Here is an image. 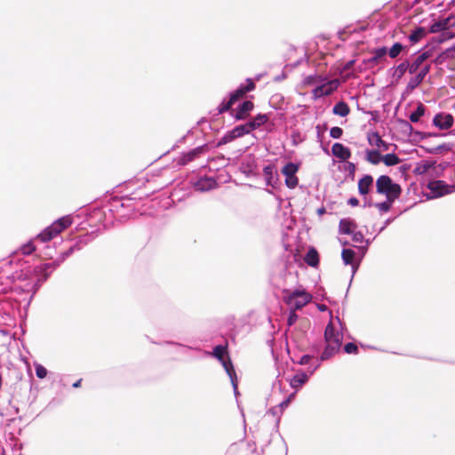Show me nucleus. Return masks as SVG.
Instances as JSON below:
<instances>
[{
    "instance_id": "f257e3e1",
    "label": "nucleus",
    "mask_w": 455,
    "mask_h": 455,
    "mask_svg": "<svg viewBox=\"0 0 455 455\" xmlns=\"http://www.w3.org/2000/svg\"><path fill=\"white\" fill-rule=\"evenodd\" d=\"M376 190L378 194L384 195L387 200L395 201L402 194V188L399 184L394 183L387 175H380L376 180Z\"/></svg>"
},
{
    "instance_id": "f03ea898",
    "label": "nucleus",
    "mask_w": 455,
    "mask_h": 455,
    "mask_svg": "<svg viewBox=\"0 0 455 455\" xmlns=\"http://www.w3.org/2000/svg\"><path fill=\"white\" fill-rule=\"evenodd\" d=\"M72 222L73 221L71 216L68 215L61 217L54 221L51 226L43 230L40 234H38L36 238L42 243L49 242L60 235L63 230L69 228Z\"/></svg>"
},
{
    "instance_id": "7ed1b4c3",
    "label": "nucleus",
    "mask_w": 455,
    "mask_h": 455,
    "mask_svg": "<svg viewBox=\"0 0 455 455\" xmlns=\"http://www.w3.org/2000/svg\"><path fill=\"white\" fill-rule=\"evenodd\" d=\"M287 296L283 297V301L291 306V309L299 310L312 300V295L305 289H296L293 291H283Z\"/></svg>"
},
{
    "instance_id": "20e7f679",
    "label": "nucleus",
    "mask_w": 455,
    "mask_h": 455,
    "mask_svg": "<svg viewBox=\"0 0 455 455\" xmlns=\"http://www.w3.org/2000/svg\"><path fill=\"white\" fill-rule=\"evenodd\" d=\"M299 169V164L293 163H288L283 167L281 172L285 176V185L289 188L292 189L298 186L299 179L296 176V173Z\"/></svg>"
},
{
    "instance_id": "39448f33",
    "label": "nucleus",
    "mask_w": 455,
    "mask_h": 455,
    "mask_svg": "<svg viewBox=\"0 0 455 455\" xmlns=\"http://www.w3.org/2000/svg\"><path fill=\"white\" fill-rule=\"evenodd\" d=\"M427 188L431 190L435 196H443L451 193L453 186H450L443 180H434L427 184Z\"/></svg>"
},
{
    "instance_id": "423d86ee",
    "label": "nucleus",
    "mask_w": 455,
    "mask_h": 455,
    "mask_svg": "<svg viewBox=\"0 0 455 455\" xmlns=\"http://www.w3.org/2000/svg\"><path fill=\"white\" fill-rule=\"evenodd\" d=\"M367 140L371 147L376 148L375 149H379V152L388 151L390 149V147L393 146L392 144L383 140L379 134L374 132H368ZM394 146L396 148L395 145Z\"/></svg>"
},
{
    "instance_id": "0eeeda50",
    "label": "nucleus",
    "mask_w": 455,
    "mask_h": 455,
    "mask_svg": "<svg viewBox=\"0 0 455 455\" xmlns=\"http://www.w3.org/2000/svg\"><path fill=\"white\" fill-rule=\"evenodd\" d=\"M454 26H455V16L451 15L445 19H442V20H439L434 22L431 25V27L429 28L428 32L433 33V34L438 33V32L445 31Z\"/></svg>"
},
{
    "instance_id": "6e6552de",
    "label": "nucleus",
    "mask_w": 455,
    "mask_h": 455,
    "mask_svg": "<svg viewBox=\"0 0 455 455\" xmlns=\"http://www.w3.org/2000/svg\"><path fill=\"white\" fill-rule=\"evenodd\" d=\"M431 65L430 64H425L420 70H418L417 75L411 78L408 84H407V90L410 92H412L414 89H416L424 80L426 76L430 72Z\"/></svg>"
},
{
    "instance_id": "1a4fd4ad",
    "label": "nucleus",
    "mask_w": 455,
    "mask_h": 455,
    "mask_svg": "<svg viewBox=\"0 0 455 455\" xmlns=\"http://www.w3.org/2000/svg\"><path fill=\"white\" fill-rule=\"evenodd\" d=\"M454 119L451 114L439 113L433 119V124L440 130H447L453 125Z\"/></svg>"
},
{
    "instance_id": "9d476101",
    "label": "nucleus",
    "mask_w": 455,
    "mask_h": 455,
    "mask_svg": "<svg viewBox=\"0 0 455 455\" xmlns=\"http://www.w3.org/2000/svg\"><path fill=\"white\" fill-rule=\"evenodd\" d=\"M255 87V83L248 78L245 85H241L236 91L230 94V99L235 103L240 99H243L247 92L253 91Z\"/></svg>"
},
{
    "instance_id": "9b49d317",
    "label": "nucleus",
    "mask_w": 455,
    "mask_h": 455,
    "mask_svg": "<svg viewBox=\"0 0 455 455\" xmlns=\"http://www.w3.org/2000/svg\"><path fill=\"white\" fill-rule=\"evenodd\" d=\"M253 108V102L251 100H245L237 108L234 116L236 120H244L250 116V113Z\"/></svg>"
},
{
    "instance_id": "f8f14e48",
    "label": "nucleus",
    "mask_w": 455,
    "mask_h": 455,
    "mask_svg": "<svg viewBox=\"0 0 455 455\" xmlns=\"http://www.w3.org/2000/svg\"><path fill=\"white\" fill-rule=\"evenodd\" d=\"M431 56V52L429 51L424 52L420 53L419 56L416 57V59L410 63L409 62V73L414 74L418 70H420V68L425 65L424 62Z\"/></svg>"
},
{
    "instance_id": "ddd939ff",
    "label": "nucleus",
    "mask_w": 455,
    "mask_h": 455,
    "mask_svg": "<svg viewBox=\"0 0 455 455\" xmlns=\"http://www.w3.org/2000/svg\"><path fill=\"white\" fill-rule=\"evenodd\" d=\"M205 150V146L197 147L191 151L184 154L180 159H179V164L180 165H186L188 163L192 162L194 159L198 157L201 154H203Z\"/></svg>"
},
{
    "instance_id": "4468645a",
    "label": "nucleus",
    "mask_w": 455,
    "mask_h": 455,
    "mask_svg": "<svg viewBox=\"0 0 455 455\" xmlns=\"http://www.w3.org/2000/svg\"><path fill=\"white\" fill-rule=\"evenodd\" d=\"M331 152L334 156L343 161L349 159L351 156L350 149L341 143H334L331 147Z\"/></svg>"
},
{
    "instance_id": "2eb2a0df",
    "label": "nucleus",
    "mask_w": 455,
    "mask_h": 455,
    "mask_svg": "<svg viewBox=\"0 0 455 455\" xmlns=\"http://www.w3.org/2000/svg\"><path fill=\"white\" fill-rule=\"evenodd\" d=\"M373 185V178L371 175L366 174L358 181V191L360 195L365 196L370 192V188Z\"/></svg>"
},
{
    "instance_id": "dca6fc26",
    "label": "nucleus",
    "mask_w": 455,
    "mask_h": 455,
    "mask_svg": "<svg viewBox=\"0 0 455 455\" xmlns=\"http://www.w3.org/2000/svg\"><path fill=\"white\" fill-rule=\"evenodd\" d=\"M341 343H337L336 340L331 342V344L326 343V347L323 352L321 355V360H328L332 357L336 353L339 352Z\"/></svg>"
},
{
    "instance_id": "f3484780",
    "label": "nucleus",
    "mask_w": 455,
    "mask_h": 455,
    "mask_svg": "<svg viewBox=\"0 0 455 455\" xmlns=\"http://www.w3.org/2000/svg\"><path fill=\"white\" fill-rule=\"evenodd\" d=\"M357 228L356 223L350 219H342L339 223V230L340 234H352Z\"/></svg>"
},
{
    "instance_id": "a211bd4d",
    "label": "nucleus",
    "mask_w": 455,
    "mask_h": 455,
    "mask_svg": "<svg viewBox=\"0 0 455 455\" xmlns=\"http://www.w3.org/2000/svg\"><path fill=\"white\" fill-rule=\"evenodd\" d=\"M324 339L327 344H331V341L336 340L337 343H341V337L339 332H335L334 326L330 322L324 331Z\"/></svg>"
},
{
    "instance_id": "6ab92c4d",
    "label": "nucleus",
    "mask_w": 455,
    "mask_h": 455,
    "mask_svg": "<svg viewBox=\"0 0 455 455\" xmlns=\"http://www.w3.org/2000/svg\"><path fill=\"white\" fill-rule=\"evenodd\" d=\"M304 261L310 267H316L319 265V254L316 249L310 248L305 255Z\"/></svg>"
},
{
    "instance_id": "aec40b11",
    "label": "nucleus",
    "mask_w": 455,
    "mask_h": 455,
    "mask_svg": "<svg viewBox=\"0 0 455 455\" xmlns=\"http://www.w3.org/2000/svg\"><path fill=\"white\" fill-rule=\"evenodd\" d=\"M365 160L373 165H377L382 162V155L379 149H367L365 151Z\"/></svg>"
},
{
    "instance_id": "412c9836",
    "label": "nucleus",
    "mask_w": 455,
    "mask_h": 455,
    "mask_svg": "<svg viewBox=\"0 0 455 455\" xmlns=\"http://www.w3.org/2000/svg\"><path fill=\"white\" fill-rule=\"evenodd\" d=\"M307 379H308V376L304 372H300V373L294 375L290 379V385L291 387L298 389V388L301 387L307 381Z\"/></svg>"
},
{
    "instance_id": "4be33fe9",
    "label": "nucleus",
    "mask_w": 455,
    "mask_h": 455,
    "mask_svg": "<svg viewBox=\"0 0 455 455\" xmlns=\"http://www.w3.org/2000/svg\"><path fill=\"white\" fill-rule=\"evenodd\" d=\"M427 35V30L423 27H419L409 36V40L411 44H416L423 39Z\"/></svg>"
},
{
    "instance_id": "5701e85b",
    "label": "nucleus",
    "mask_w": 455,
    "mask_h": 455,
    "mask_svg": "<svg viewBox=\"0 0 455 455\" xmlns=\"http://www.w3.org/2000/svg\"><path fill=\"white\" fill-rule=\"evenodd\" d=\"M216 186V181L213 179H202L198 180L196 183V188L200 191H207L214 188Z\"/></svg>"
},
{
    "instance_id": "b1692460",
    "label": "nucleus",
    "mask_w": 455,
    "mask_h": 455,
    "mask_svg": "<svg viewBox=\"0 0 455 455\" xmlns=\"http://www.w3.org/2000/svg\"><path fill=\"white\" fill-rule=\"evenodd\" d=\"M332 112L335 115L344 117L349 114L350 108L346 102L339 101L333 107Z\"/></svg>"
},
{
    "instance_id": "393cba45",
    "label": "nucleus",
    "mask_w": 455,
    "mask_h": 455,
    "mask_svg": "<svg viewBox=\"0 0 455 455\" xmlns=\"http://www.w3.org/2000/svg\"><path fill=\"white\" fill-rule=\"evenodd\" d=\"M382 162L386 166H395L402 162L397 155L394 153L382 156Z\"/></svg>"
},
{
    "instance_id": "a878e982",
    "label": "nucleus",
    "mask_w": 455,
    "mask_h": 455,
    "mask_svg": "<svg viewBox=\"0 0 455 455\" xmlns=\"http://www.w3.org/2000/svg\"><path fill=\"white\" fill-rule=\"evenodd\" d=\"M233 451L236 453V455H249L251 452L252 455H255V450L252 449L248 443H241L233 448Z\"/></svg>"
},
{
    "instance_id": "bb28decb",
    "label": "nucleus",
    "mask_w": 455,
    "mask_h": 455,
    "mask_svg": "<svg viewBox=\"0 0 455 455\" xmlns=\"http://www.w3.org/2000/svg\"><path fill=\"white\" fill-rule=\"evenodd\" d=\"M387 50L386 47H380L373 52V56L368 60V63L370 64H377L381 59L385 57Z\"/></svg>"
},
{
    "instance_id": "cd10ccee",
    "label": "nucleus",
    "mask_w": 455,
    "mask_h": 455,
    "mask_svg": "<svg viewBox=\"0 0 455 455\" xmlns=\"http://www.w3.org/2000/svg\"><path fill=\"white\" fill-rule=\"evenodd\" d=\"M425 111H426L425 106L422 103H419L416 110L410 115V116H409L410 121L412 123L419 122L420 117L424 116Z\"/></svg>"
},
{
    "instance_id": "c85d7f7f",
    "label": "nucleus",
    "mask_w": 455,
    "mask_h": 455,
    "mask_svg": "<svg viewBox=\"0 0 455 455\" xmlns=\"http://www.w3.org/2000/svg\"><path fill=\"white\" fill-rule=\"evenodd\" d=\"M434 165H435V162L425 161V162L419 164L415 168V173L424 174V173L427 172L429 169L433 168Z\"/></svg>"
},
{
    "instance_id": "c756f323",
    "label": "nucleus",
    "mask_w": 455,
    "mask_h": 455,
    "mask_svg": "<svg viewBox=\"0 0 455 455\" xmlns=\"http://www.w3.org/2000/svg\"><path fill=\"white\" fill-rule=\"evenodd\" d=\"M332 88L329 85V84H323V85H321V86H317L315 90H314V94L316 96V97H321V96H323V95H329L332 92Z\"/></svg>"
},
{
    "instance_id": "7c9ffc66",
    "label": "nucleus",
    "mask_w": 455,
    "mask_h": 455,
    "mask_svg": "<svg viewBox=\"0 0 455 455\" xmlns=\"http://www.w3.org/2000/svg\"><path fill=\"white\" fill-rule=\"evenodd\" d=\"M355 253L351 249H344L341 252V257L346 265L352 264L355 259Z\"/></svg>"
},
{
    "instance_id": "2f4dec72",
    "label": "nucleus",
    "mask_w": 455,
    "mask_h": 455,
    "mask_svg": "<svg viewBox=\"0 0 455 455\" xmlns=\"http://www.w3.org/2000/svg\"><path fill=\"white\" fill-rule=\"evenodd\" d=\"M406 71H409L408 60H404L396 67L395 76H396L398 78H401L405 74Z\"/></svg>"
},
{
    "instance_id": "473e14b6",
    "label": "nucleus",
    "mask_w": 455,
    "mask_h": 455,
    "mask_svg": "<svg viewBox=\"0 0 455 455\" xmlns=\"http://www.w3.org/2000/svg\"><path fill=\"white\" fill-rule=\"evenodd\" d=\"M403 50V46L400 43H395L393 44V46L388 51V55L390 58L395 59L396 58L401 52Z\"/></svg>"
},
{
    "instance_id": "72a5a7b5",
    "label": "nucleus",
    "mask_w": 455,
    "mask_h": 455,
    "mask_svg": "<svg viewBox=\"0 0 455 455\" xmlns=\"http://www.w3.org/2000/svg\"><path fill=\"white\" fill-rule=\"evenodd\" d=\"M227 353V347L219 345L216 346L213 349V355L218 358L220 361H222L225 358V354Z\"/></svg>"
},
{
    "instance_id": "f704fd0d",
    "label": "nucleus",
    "mask_w": 455,
    "mask_h": 455,
    "mask_svg": "<svg viewBox=\"0 0 455 455\" xmlns=\"http://www.w3.org/2000/svg\"><path fill=\"white\" fill-rule=\"evenodd\" d=\"M263 173L266 178V181L267 185H272L271 180L273 179L274 175V166L273 165H267L263 168Z\"/></svg>"
},
{
    "instance_id": "c9c22d12",
    "label": "nucleus",
    "mask_w": 455,
    "mask_h": 455,
    "mask_svg": "<svg viewBox=\"0 0 455 455\" xmlns=\"http://www.w3.org/2000/svg\"><path fill=\"white\" fill-rule=\"evenodd\" d=\"M249 132L246 124L237 125L233 129V133L236 135V138L242 137Z\"/></svg>"
},
{
    "instance_id": "e433bc0d",
    "label": "nucleus",
    "mask_w": 455,
    "mask_h": 455,
    "mask_svg": "<svg viewBox=\"0 0 455 455\" xmlns=\"http://www.w3.org/2000/svg\"><path fill=\"white\" fill-rule=\"evenodd\" d=\"M226 370V371L228 372V374L230 376V378L232 379V376L233 375H235V369L232 365V363H231V360L230 358H228V359H224L222 361H220Z\"/></svg>"
},
{
    "instance_id": "4c0bfd02",
    "label": "nucleus",
    "mask_w": 455,
    "mask_h": 455,
    "mask_svg": "<svg viewBox=\"0 0 455 455\" xmlns=\"http://www.w3.org/2000/svg\"><path fill=\"white\" fill-rule=\"evenodd\" d=\"M235 102L229 98L228 101H223L218 108V113L223 114L224 112L228 111Z\"/></svg>"
},
{
    "instance_id": "58836bf2",
    "label": "nucleus",
    "mask_w": 455,
    "mask_h": 455,
    "mask_svg": "<svg viewBox=\"0 0 455 455\" xmlns=\"http://www.w3.org/2000/svg\"><path fill=\"white\" fill-rule=\"evenodd\" d=\"M235 139H236V135L235 133H233V130L229 131L228 133H226L221 139L219 141L218 145L220 146V145H224V144H227L228 142H231L232 140H234Z\"/></svg>"
},
{
    "instance_id": "ea45409f",
    "label": "nucleus",
    "mask_w": 455,
    "mask_h": 455,
    "mask_svg": "<svg viewBox=\"0 0 455 455\" xmlns=\"http://www.w3.org/2000/svg\"><path fill=\"white\" fill-rule=\"evenodd\" d=\"M36 251V246L32 242H28L20 247V252L23 255H29Z\"/></svg>"
},
{
    "instance_id": "a19ab883",
    "label": "nucleus",
    "mask_w": 455,
    "mask_h": 455,
    "mask_svg": "<svg viewBox=\"0 0 455 455\" xmlns=\"http://www.w3.org/2000/svg\"><path fill=\"white\" fill-rule=\"evenodd\" d=\"M395 201H390V200H387L383 202V203H379L377 204V208L381 211V212H388L391 208V205L392 204L394 203Z\"/></svg>"
},
{
    "instance_id": "79ce46f5",
    "label": "nucleus",
    "mask_w": 455,
    "mask_h": 455,
    "mask_svg": "<svg viewBox=\"0 0 455 455\" xmlns=\"http://www.w3.org/2000/svg\"><path fill=\"white\" fill-rule=\"evenodd\" d=\"M344 350L347 354H357L358 347L355 343L349 342L345 345Z\"/></svg>"
},
{
    "instance_id": "37998d69",
    "label": "nucleus",
    "mask_w": 455,
    "mask_h": 455,
    "mask_svg": "<svg viewBox=\"0 0 455 455\" xmlns=\"http://www.w3.org/2000/svg\"><path fill=\"white\" fill-rule=\"evenodd\" d=\"M36 377L39 378V379H44L46 377L47 375V370L45 367H44L43 365L41 364H36Z\"/></svg>"
},
{
    "instance_id": "c03bdc74",
    "label": "nucleus",
    "mask_w": 455,
    "mask_h": 455,
    "mask_svg": "<svg viewBox=\"0 0 455 455\" xmlns=\"http://www.w3.org/2000/svg\"><path fill=\"white\" fill-rule=\"evenodd\" d=\"M343 134V130L340 127H332L330 131V135L333 139H339Z\"/></svg>"
},
{
    "instance_id": "a18cd8bd",
    "label": "nucleus",
    "mask_w": 455,
    "mask_h": 455,
    "mask_svg": "<svg viewBox=\"0 0 455 455\" xmlns=\"http://www.w3.org/2000/svg\"><path fill=\"white\" fill-rule=\"evenodd\" d=\"M297 320H298V315L296 314V310L290 308V314H289V317L287 319L288 326L293 325Z\"/></svg>"
},
{
    "instance_id": "49530a36",
    "label": "nucleus",
    "mask_w": 455,
    "mask_h": 455,
    "mask_svg": "<svg viewBox=\"0 0 455 455\" xmlns=\"http://www.w3.org/2000/svg\"><path fill=\"white\" fill-rule=\"evenodd\" d=\"M268 116L265 114H258L254 120L261 126L262 124H266L268 121Z\"/></svg>"
},
{
    "instance_id": "de8ad7c7",
    "label": "nucleus",
    "mask_w": 455,
    "mask_h": 455,
    "mask_svg": "<svg viewBox=\"0 0 455 455\" xmlns=\"http://www.w3.org/2000/svg\"><path fill=\"white\" fill-rule=\"evenodd\" d=\"M295 395H296V392L291 394L284 401H283L281 403H280V407L282 409H284L286 407H288V405L290 404V403L291 402L292 399H294L295 397Z\"/></svg>"
},
{
    "instance_id": "09e8293b",
    "label": "nucleus",
    "mask_w": 455,
    "mask_h": 455,
    "mask_svg": "<svg viewBox=\"0 0 455 455\" xmlns=\"http://www.w3.org/2000/svg\"><path fill=\"white\" fill-rule=\"evenodd\" d=\"M249 132H251L259 127V124L253 119L252 121L246 124Z\"/></svg>"
},
{
    "instance_id": "8fccbe9b",
    "label": "nucleus",
    "mask_w": 455,
    "mask_h": 455,
    "mask_svg": "<svg viewBox=\"0 0 455 455\" xmlns=\"http://www.w3.org/2000/svg\"><path fill=\"white\" fill-rule=\"evenodd\" d=\"M249 132H251L259 127V124L253 119L252 121L246 124Z\"/></svg>"
},
{
    "instance_id": "3c124183",
    "label": "nucleus",
    "mask_w": 455,
    "mask_h": 455,
    "mask_svg": "<svg viewBox=\"0 0 455 455\" xmlns=\"http://www.w3.org/2000/svg\"><path fill=\"white\" fill-rule=\"evenodd\" d=\"M310 360H311V356L308 355H305L300 358L299 363L301 365H305V364H307L310 362Z\"/></svg>"
},
{
    "instance_id": "603ef678",
    "label": "nucleus",
    "mask_w": 455,
    "mask_h": 455,
    "mask_svg": "<svg viewBox=\"0 0 455 455\" xmlns=\"http://www.w3.org/2000/svg\"><path fill=\"white\" fill-rule=\"evenodd\" d=\"M347 203L351 206H357L359 204V200L355 197H351Z\"/></svg>"
},
{
    "instance_id": "864d4df0",
    "label": "nucleus",
    "mask_w": 455,
    "mask_h": 455,
    "mask_svg": "<svg viewBox=\"0 0 455 455\" xmlns=\"http://www.w3.org/2000/svg\"><path fill=\"white\" fill-rule=\"evenodd\" d=\"M363 235L361 233H355L354 235L353 240L356 243H361L363 241Z\"/></svg>"
},
{
    "instance_id": "5fc2aeb1",
    "label": "nucleus",
    "mask_w": 455,
    "mask_h": 455,
    "mask_svg": "<svg viewBox=\"0 0 455 455\" xmlns=\"http://www.w3.org/2000/svg\"><path fill=\"white\" fill-rule=\"evenodd\" d=\"M453 37V34L450 33V32H446L444 34H443V38L439 39V42H443L444 40H446L447 38H452Z\"/></svg>"
},
{
    "instance_id": "6e6d98bb",
    "label": "nucleus",
    "mask_w": 455,
    "mask_h": 455,
    "mask_svg": "<svg viewBox=\"0 0 455 455\" xmlns=\"http://www.w3.org/2000/svg\"><path fill=\"white\" fill-rule=\"evenodd\" d=\"M81 383H82V379L76 381L72 386H73V387L77 388L81 386Z\"/></svg>"
},
{
    "instance_id": "4d7b16f0",
    "label": "nucleus",
    "mask_w": 455,
    "mask_h": 455,
    "mask_svg": "<svg viewBox=\"0 0 455 455\" xmlns=\"http://www.w3.org/2000/svg\"><path fill=\"white\" fill-rule=\"evenodd\" d=\"M403 123L404 126H405L407 129H409L410 131H411V130H412V126H411V124L410 123H408V122H406V121H403Z\"/></svg>"
},
{
    "instance_id": "13d9d810",
    "label": "nucleus",
    "mask_w": 455,
    "mask_h": 455,
    "mask_svg": "<svg viewBox=\"0 0 455 455\" xmlns=\"http://www.w3.org/2000/svg\"><path fill=\"white\" fill-rule=\"evenodd\" d=\"M349 167H350V170H351L352 172H354V171H355V164H352V163H350V164H349Z\"/></svg>"
},
{
    "instance_id": "bf43d9fd",
    "label": "nucleus",
    "mask_w": 455,
    "mask_h": 455,
    "mask_svg": "<svg viewBox=\"0 0 455 455\" xmlns=\"http://www.w3.org/2000/svg\"><path fill=\"white\" fill-rule=\"evenodd\" d=\"M319 309L321 311H324L326 309V306L325 305H321V306H319Z\"/></svg>"
},
{
    "instance_id": "052dcab7",
    "label": "nucleus",
    "mask_w": 455,
    "mask_h": 455,
    "mask_svg": "<svg viewBox=\"0 0 455 455\" xmlns=\"http://www.w3.org/2000/svg\"><path fill=\"white\" fill-rule=\"evenodd\" d=\"M324 212H325L324 208H322V209H319V210H318V212H319L320 214H323Z\"/></svg>"
},
{
    "instance_id": "680f3d73",
    "label": "nucleus",
    "mask_w": 455,
    "mask_h": 455,
    "mask_svg": "<svg viewBox=\"0 0 455 455\" xmlns=\"http://www.w3.org/2000/svg\"><path fill=\"white\" fill-rule=\"evenodd\" d=\"M352 64H353V61L348 62V63L347 64V68H350Z\"/></svg>"
},
{
    "instance_id": "e2e57ef3",
    "label": "nucleus",
    "mask_w": 455,
    "mask_h": 455,
    "mask_svg": "<svg viewBox=\"0 0 455 455\" xmlns=\"http://www.w3.org/2000/svg\"><path fill=\"white\" fill-rule=\"evenodd\" d=\"M445 146L444 145H442V146H439L437 149H442V148H444Z\"/></svg>"
},
{
    "instance_id": "0e129e2a",
    "label": "nucleus",
    "mask_w": 455,
    "mask_h": 455,
    "mask_svg": "<svg viewBox=\"0 0 455 455\" xmlns=\"http://www.w3.org/2000/svg\"><path fill=\"white\" fill-rule=\"evenodd\" d=\"M20 455H21V454H20Z\"/></svg>"
}]
</instances>
